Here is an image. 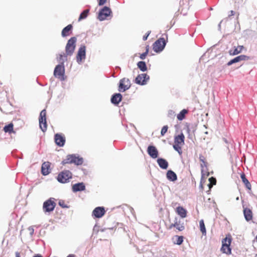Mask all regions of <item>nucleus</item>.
<instances>
[{
  "label": "nucleus",
  "mask_w": 257,
  "mask_h": 257,
  "mask_svg": "<svg viewBox=\"0 0 257 257\" xmlns=\"http://www.w3.org/2000/svg\"><path fill=\"white\" fill-rule=\"evenodd\" d=\"M157 163L159 167L163 169H167V168L168 167V163L164 159L158 158L157 159Z\"/></svg>",
  "instance_id": "23"
},
{
  "label": "nucleus",
  "mask_w": 257,
  "mask_h": 257,
  "mask_svg": "<svg viewBox=\"0 0 257 257\" xmlns=\"http://www.w3.org/2000/svg\"><path fill=\"white\" fill-rule=\"evenodd\" d=\"M85 189V186L83 182L77 183L72 186V190L74 192L84 191Z\"/></svg>",
  "instance_id": "19"
},
{
  "label": "nucleus",
  "mask_w": 257,
  "mask_h": 257,
  "mask_svg": "<svg viewBox=\"0 0 257 257\" xmlns=\"http://www.w3.org/2000/svg\"><path fill=\"white\" fill-rule=\"evenodd\" d=\"M168 126L167 125H164L162 130H161V136H163L165 135V134L166 133V132H167L168 131Z\"/></svg>",
  "instance_id": "39"
},
{
  "label": "nucleus",
  "mask_w": 257,
  "mask_h": 257,
  "mask_svg": "<svg viewBox=\"0 0 257 257\" xmlns=\"http://www.w3.org/2000/svg\"><path fill=\"white\" fill-rule=\"evenodd\" d=\"M249 59V57L247 56L244 55H241L238 56H237L235 57L234 58L232 59L230 61H229L227 65L228 66H230L232 64L241 61H245L248 60Z\"/></svg>",
  "instance_id": "15"
},
{
  "label": "nucleus",
  "mask_w": 257,
  "mask_h": 257,
  "mask_svg": "<svg viewBox=\"0 0 257 257\" xmlns=\"http://www.w3.org/2000/svg\"><path fill=\"white\" fill-rule=\"evenodd\" d=\"M230 12V14L228 16L229 17L231 16H233L235 14V12L233 11H231Z\"/></svg>",
  "instance_id": "48"
},
{
  "label": "nucleus",
  "mask_w": 257,
  "mask_h": 257,
  "mask_svg": "<svg viewBox=\"0 0 257 257\" xmlns=\"http://www.w3.org/2000/svg\"><path fill=\"white\" fill-rule=\"evenodd\" d=\"M106 2V0H99L98 5L101 6L103 5Z\"/></svg>",
  "instance_id": "43"
},
{
  "label": "nucleus",
  "mask_w": 257,
  "mask_h": 257,
  "mask_svg": "<svg viewBox=\"0 0 257 257\" xmlns=\"http://www.w3.org/2000/svg\"><path fill=\"white\" fill-rule=\"evenodd\" d=\"M176 211L182 218H185L187 215V211L183 207L179 206L177 207Z\"/></svg>",
  "instance_id": "27"
},
{
  "label": "nucleus",
  "mask_w": 257,
  "mask_h": 257,
  "mask_svg": "<svg viewBox=\"0 0 257 257\" xmlns=\"http://www.w3.org/2000/svg\"><path fill=\"white\" fill-rule=\"evenodd\" d=\"M223 140L226 144H229L228 141L226 138H223Z\"/></svg>",
  "instance_id": "49"
},
{
  "label": "nucleus",
  "mask_w": 257,
  "mask_h": 257,
  "mask_svg": "<svg viewBox=\"0 0 257 257\" xmlns=\"http://www.w3.org/2000/svg\"><path fill=\"white\" fill-rule=\"evenodd\" d=\"M83 158L80 157L77 154L68 155L66 158L62 161L61 164L65 165L66 164H74L76 166L81 165L83 163Z\"/></svg>",
  "instance_id": "1"
},
{
  "label": "nucleus",
  "mask_w": 257,
  "mask_h": 257,
  "mask_svg": "<svg viewBox=\"0 0 257 257\" xmlns=\"http://www.w3.org/2000/svg\"><path fill=\"white\" fill-rule=\"evenodd\" d=\"M55 143L60 147H63L65 145L66 139L64 135L62 134H56L54 136Z\"/></svg>",
  "instance_id": "13"
},
{
  "label": "nucleus",
  "mask_w": 257,
  "mask_h": 257,
  "mask_svg": "<svg viewBox=\"0 0 257 257\" xmlns=\"http://www.w3.org/2000/svg\"><path fill=\"white\" fill-rule=\"evenodd\" d=\"M105 213L103 207H97L92 211V216L94 218H99L102 217Z\"/></svg>",
  "instance_id": "14"
},
{
  "label": "nucleus",
  "mask_w": 257,
  "mask_h": 257,
  "mask_svg": "<svg viewBox=\"0 0 257 257\" xmlns=\"http://www.w3.org/2000/svg\"><path fill=\"white\" fill-rule=\"evenodd\" d=\"M72 177V173L69 170H64L60 172L57 176L58 181L61 183H66L69 182Z\"/></svg>",
  "instance_id": "3"
},
{
  "label": "nucleus",
  "mask_w": 257,
  "mask_h": 257,
  "mask_svg": "<svg viewBox=\"0 0 257 257\" xmlns=\"http://www.w3.org/2000/svg\"><path fill=\"white\" fill-rule=\"evenodd\" d=\"M243 214L245 220L249 221L252 219V213L251 210L247 208H244Z\"/></svg>",
  "instance_id": "22"
},
{
  "label": "nucleus",
  "mask_w": 257,
  "mask_h": 257,
  "mask_svg": "<svg viewBox=\"0 0 257 257\" xmlns=\"http://www.w3.org/2000/svg\"><path fill=\"white\" fill-rule=\"evenodd\" d=\"M50 163L49 162H45L42 164V167H41V172L42 174L44 175H47L50 173Z\"/></svg>",
  "instance_id": "18"
},
{
  "label": "nucleus",
  "mask_w": 257,
  "mask_h": 257,
  "mask_svg": "<svg viewBox=\"0 0 257 257\" xmlns=\"http://www.w3.org/2000/svg\"><path fill=\"white\" fill-rule=\"evenodd\" d=\"M174 227L176 228L179 231H182L184 229L185 227L183 225V224H181L180 221H176L174 224H172L171 225V227Z\"/></svg>",
  "instance_id": "30"
},
{
  "label": "nucleus",
  "mask_w": 257,
  "mask_h": 257,
  "mask_svg": "<svg viewBox=\"0 0 257 257\" xmlns=\"http://www.w3.org/2000/svg\"><path fill=\"white\" fill-rule=\"evenodd\" d=\"M54 200V198H50L44 202L43 209L45 213L50 212L54 210L56 205Z\"/></svg>",
  "instance_id": "4"
},
{
  "label": "nucleus",
  "mask_w": 257,
  "mask_h": 257,
  "mask_svg": "<svg viewBox=\"0 0 257 257\" xmlns=\"http://www.w3.org/2000/svg\"><path fill=\"white\" fill-rule=\"evenodd\" d=\"M173 148L175 150L177 151L179 154H181L182 153L181 147L180 146V144H176L173 145Z\"/></svg>",
  "instance_id": "38"
},
{
  "label": "nucleus",
  "mask_w": 257,
  "mask_h": 257,
  "mask_svg": "<svg viewBox=\"0 0 257 257\" xmlns=\"http://www.w3.org/2000/svg\"><path fill=\"white\" fill-rule=\"evenodd\" d=\"M205 133L206 134H208V132H206Z\"/></svg>",
  "instance_id": "55"
},
{
  "label": "nucleus",
  "mask_w": 257,
  "mask_h": 257,
  "mask_svg": "<svg viewBox=\"0 0 257 257\" xmlns=\"http://www.w3.org/2000/svg\"><path fill=\"white\" fill-rule=\"evenodd\" d=\"M209 173H207V176H209Z\"/></svg>",
  "instance_id": "54"
},
{
  "label": "nucleus",
  "mask_w": 257,
  "mask_h": 257,
  "mask_svg": "<svg viewBox=\"0 0 257 257\" xmlns=\"http://www.w3.org/2000/svg\"><path fill=\"white\" fill-rule=\"evenodd\" d=\"M149 50V46H147L146 47V51L140 55V58L141 59L144 60L146 58L147 55L148 54Z\"/></svg>",
  "instance_id": "35"
},
{
  "label": "nucleus",
  "mask_w": 257,
  "mask_h": 257,
  "mask_svg": "<svg viewBox=\"0 0 257 257\" xmlns=\"http://www.w3.org/2000/svg\"><path fill=\"white\" fill-rule=\"evenodd\" d=\"M199 160L204 164L205 167H207V163L205 162V159L202 155H199Z\"/></svg>",
  "instance_id": "40"
},
{
  "label": "nucleus",
  "mask_w": 257,
  "mask_h": 257,
  "mask_svg": "<svg viewBox=\"0 0 257 257\" xmlns=\"http://www.w3.org/2000/svg\"><path fill=\"white\" fill-rule=\"evenodd\" d=\"M223 21H224V20H222V21L219 23V24H218V27L219 29H220V28H221V24L222 23H223Z\"/></svg>",
  "instance_id": "50"
},
{
  "label": "nucleus",
  "mask_w": 257,
  "mask_h": 257,
  "mask_svg": "<svg viewBox=\"0 0 257 257\" xmlns=\"http://www.w3.org/2000/svg\"><path fill=\"white\" fill-rule=\"evenodd\" d=\"M176 240L175 243L178 245H180L183 241V237L182 236H176Z\"/></svg>",
  "instance_id": "37"
},
{
  "label": "nucleus",
  "mask_w": 257,
  "mask_h": 257,
  "mask_svg": "<svg viewBox=\"0 0 257 257\" xmlns=\"http://www.w3.org/2000/svg\"><path fill=\"white\" fill-rule=\"evenodd\" d=\"M166 177L168 180L170 181H175L177 180V176L176 174L172 170L168 171L166 174Z\"/></svg>",
  "instance_id": "21"
},
{
  "label": "nucleus",
  "mask_w": 257,
  "mask_h": 257,
  "mask_svg": "<svg viewBox=\"0 0 257 257\" xmlns=\"http://www.w3.org/2000/svg\"><path fill=\"white\" fill-rule=\"evenodd\" d=\"M243 48V46H239L237 48H235L233 49L230 50L229 51V53L230 55H236L240 53L241 52Z\"/></svg>",
  "instance_id": "26"
},
{
  "label": "nucleus",
  "mask_w": 257,
  "mask_h": 257,
  "mask_svg": "<svg viewBox=\"0 0 257 257\" xmlns=\"http://www.w3.org/2000/svg\"><path fill=\"white\" fill-rule=\"evenodd\" d=\"M241 180L242 182L244 183L246 188L249 190L251 189V184L248 180L246 179L245 175L244 173H242L240 176Z\"/></svg>",
  "instance_id": "25"
},
{
  "label": "nucleus",
  "mask_w": 257,
  "mask_h": 257,
  "mask_svg": "<svg viewBox=\"0 0 257 257\" xmlns=\"http://www.w3.org/2000/svg\"><path fill=\"white\" fill-rule=\"evenodd\" d=\"M59 205L63 208H68V206L65 204L64 201L60 200L59 202Z\"/></svg>",
  "instance_id": "41"
},
{
  "label": "nucleus",
  "mask_w": 257,
  "mask_h": 257,
  "mask_svg": "<svg viewBox=\"0 0 257 257\" xmlns=\"http://www.w3.org/2000/svg\"><path fill=\"white\" fill-rule=\"evenodd\" d=\"M122 98V96L120 93H114L111 96V102L114 105H117L121 101Z\"/></svg>",
  "instance_id": "17"
},
{
  "label": "nucleus",
  "mask_w": 257,
  "mask_h": 257,
  "mask_svg": "<svg viewBox=\"0 0 257 257\" xmlns=\"http://www.w3.org/2000/svg\"><path fill=\"white\" fill-rule=\"evenodd\" d=\"M77 39L75 37H71L68 40L65 47L66 55L72 56L75 51Z\"/></svg>",
  "instance_id": "2"
},
{
  "label": "nucleus",
  "mask_w": 257,
  "mask_h": 257,
  "mask_svg": "<svg viewBox=\"0 0 257 257\" xmlns=\"http://www.w3.org/2000/svg\"><path fill=\"white\" fill-rule=\"evenodd\" d=\"M33 257H43L41 254H35Z\"/></svg>",
  "instance_id": "47"
},
{
  "label": "nucleus",
  "mask_w": 257,
  "mask_h": 257,
  "mask_svg": "<svg viewBox=\"0 0 257 257\" xmlns=\"http://www.w3.org/2000/svg\"><path fill=\"white\" fill-rule=\"evenodd\" d=\"M150 33V32H148V34H146L145 35H144L143 36V40L145 41L147 39Z\"/></svg>",
  "instance_id": "46"
},
{
  "label": "nucleus",
  "mask_w": 257,
  "mask_h": 257,
  "mask_svg": "<svg viewBox=\"0 0 257 257\" xmlns=\"http://www.w3.org/2000/svg\"><path fill=\"white\" fill-rule=\"evenodd\" d=\"M138 68L142 72H145L147 70V66L146 63L144 61H139L137 63Z\"/></svg>",
  "instance_id": "29"
},
{
  "label": "nucleus",
  "mask_w": 257,
  "mask_h": 257,
  "mask_svg": "<svg viewBox=\"0 0 257 257\" xmlns=\"http://www.w3.org/2000/svg\"><path fill=\"white\" fill-rule=\"evenodd\" d=\"M54 75L59 78L61 81L65 80V67L64 66L57 65L54 71Z\"/></svg>",
  "instance_id": "6"
},
{
  "label": "nucleus",
  "mask_w": 257,
  "mask_h": 257,
  "mask_svg": "<svg viewBox=\"0 0 257 257\" xmlns=\"http://www.w3.org/2000/svg\"><path fill=\"white\" fill-rule=\"evenodd\" d=\"M199 225H200V231H201L203 235H206V230L205 226V224L204 223L203 220L201 219L199 221Z\"/></svg>",
  "instance_id": "33"
},
{
  "label": "nucleus",
  "mask_w": 257,
  "mask_h": 257,
  "mask_svg": "<svg viewBox=\"0 0 257 257\" xmlns=\"http://www.w3.org/2000/svg\"><path fill=\"white\" fill-rule=\"evenodd\" d=\"M231 239L227 238V237L224 238L222 240V245L221 248V251L223 253H225L226 254H230L231 252V250L230 247V245L231 243Z\"/></svg>",
  "instance_id": "12"
},
{
  "label": "nucleus",
  "mask_w": 257,
  "mask_h": 257,
  "mask_svg": "<svg viewBox=\"0 0 257 257\" xmlns=\"http://www.w3.org/2000/svg\"><path fill=\"white\" fill-rule=\"evenodd\" d=\"M182 4H184L183 1H180V5H181Z\"/></svg>",
  "instance_id": "53"
},
{
  "label": "nucleus",
  "mask_w": 257,
  "mask_h": 257,
  "mask_svg": "<svg viewBox=\"0 0 257 257\" xmlns=\"http://www.w3.org/2000/svg\"><path fill=\"white\" fill-rule=\"evenodd\" d=\"M147 152L153 159L157 158L159 155L157 148L154 146H149L147 149Z\"/></svg>",
  "instance_id": "16"
},
{
  "label": "nucleus",
  "mask_w": 257,
  "mask_h": 257,
  "mask_svg": "<svg viewBox=\"0 0 257 257\" xmlns=\"http://www.w3.org/2000/svg\"><path fill=\"white\" fill-rule=\"evenodd\" d=\"M89 12V9L84 10L80 14L79 17L78 18V21H81V20L86 19L88 16Z\"/></svg>",
  "instance_id": "32"
},
{
  "label": "nucleus",
  "mask_w": 257,
  "mask_h": 257,
  "mask_svg": "<svg viewBox=\"0 0 257 257\" xmlns=\"http://www.w3.org/2000/svg\"><path fill=\"white\" fill-rule=\"evenodd\" d=\"M66 53L63 54H60L59 57L58 58V61L59 62L58 65L64 66V63L67 60V56Z\"/></svg>",
  "instance_id": "28"
},
{
  "label": "nucleus",
  "mask_w": 257,
  "mask_h": 257,
  "mask_svg": "<svg viewBox=\"0 0 257 257\" xmlns=\"http://www.w3.org/2000/svg\"><path fill=\"white\" fill-rule=\"evenodd\" d=\"M4 130L6 133H12L13 131V124L12 123H10L8 125H6L4 127Z\"/></svg>",
  "instance_id": "34"
},
{
  "label": "nucleus",
  "mask_w": 257,
  "mask_h": 257,
  "mask_svg": "<svg viewBox=\"0 0 257 257\" xmlns=\"http://www.w3.org/2000/svg\"><path fill=\"white\" fill-rule=\"evenodd\" d=\"M73 26L71 24H69L65 27L62 31L61 35L63 37L69 36L72 33Z\"/></svg>",
  "instance_id": "20"
},
{
  "label": "nucleus",
  "mask_w": 257,
  "mask_h": 257,
  "mask_svg": "<svg viewBox=\"0 0 257 257\" xmlns=\"http://www.w3.org/2000/svg\"><path fill=\"white\" fill-rule=\"evenodd\" d=\"M150 79V76L146 73L139 74L135 80V82L140 85H145Z\"/></svg>",
  "instance_id": "11"
},
{
  "label": "nucleus",
  "mask_w": 257,
  "mask_h": 257,
  "mask_svg": "<svg viewBox=\"0 0 257 257\" xmlns=\"http://www.w3.org/2000/svg\"><path fill=\"white\" fill-rule=\"evenodd\" d=\"M185 137L183 133H181L175 137V144L183 145L184 144Z\"/></svg>",
  "instance_id": "24"
},
{
  "label": "nucleus",
  "mask_w": 257,
  "mask_h": 257,
  "mask_svg": "<svg viewBox=\"0 0 257 257\" xmlns=\"http://www.w3.org/2000/svg\"><path fill=\"white\" fill-rule=\"evenodd\" d=\"M188 110L186 109L182 110L179 114H178L177 117L178 120H182L185 117V115L188 113Z\"/></svg>",
  "instance_id": "31"
},
{
  "label": "nucleus",
  "mask_w": 257,
  "mask_h": 257,
  "mask_svg": "<svg viewBox=\"0 0 257 257\" xmlns=\"http://www.w3.org/2000/svg\"><path fill=\"white\" fill-rule=\"evenodd\" d=\"M239 199V198L238 197L236 198V200H238Z\"/></svg>",
  "instance_id": "56"
},
{
  "label": "nucleus",
  "mask_w": 257,
  "mask_h": 257,
  "mask_svg": "<svg viewBox=\"0 0 257 257\" xmlns=\"http://www.w3.org/2000/svg\"><path fill=\"white\" fill-rule=\"evenodd\" d=\"M16 257H20V253L18 252H16Z\"/></svg>",
  "instance_id": "51"
},
{
  "label": "nucleus",
  "mask_w": 257,
  "mask_h": 257,
  "mask_svg": "<svg viewBox=\"0 0 257 257\" xmlns=\"http://www.w3.org/2000/svg\"><path fill=\"white\" fill-rule=\"evenodd\" d=\"M210 183L208 185L209 188L210 189L213 185H215L216 183V180L215 178L212 177L209 179Z\"/></svg>",
  "instance_id": "36"
},
{
  "label": "nucleus",
  "mask_w": 257,
  "mask_h": 257,
  "mask_svg": "<svg viewBox=\"0 0 257 257\" xmlns=\"http://www.w3.org/2000/svg\"><path fill=\"white\" fill-rule=\"evenodd\" d=\"M111 13V9L105 6L99 11L97 18L100 21H104L106 19L107 17L109 16Z\"/></svg>",
  "instance_id": "10"
},
{
  "label": "nucleus",
  "mask_w": 257,
  "mask_h": 257,
  "mask_svg": "<svg viewBox=\"0 0 257 257\" xmlns=\"http://www.w3.org/2000/svg\"><path fill=\"white\" fill-rule=\"evenodd\" d=\"M86 58V46L82 44L78 49L76 55V61L78 64H80L83 60Z\"/></svg>",
  "instance_id": "9"
},
{
  "label": "nucleus",
  "mask_w": 257,
  "mask_h": 257,
  "mask_svg": "<svg viewBox=\"0 0 257 257\" xmlns=\"http://www.w3.org/2000/svg\"><path fill=\"white\" fill-rule=\"evenodd\" d=\"M166 42L163 38H160L157 40L153 44V50L156 53L162 52L165 46Z\"/></svg>",
  "instance_id": "5"
},
{
  "label": "nucleus",
  "mask_w": 257,
  "mask_h": 257,
  "mask_svg": "<svg viewBox=\"0 0 257 257\" xmlns=\"http://www.w3.org/2000/svg\"><path fill=\"white\" fill-rule=\"evenodd\" d=\"M201 175H202V177H203L205 175V174L204 173V167H205V166H204V164L203 163H201Z\"/></svg>",
  "instance_id": "42"
},
{
  "label": "nucleus",
  "mask_w": 257,
  "mask_h": 257,
  "mask_svg": "<svg viewBox=\"0 0 257 257\" xmlns=\"http://www.w3.org/2000/svg\"><path fill=\"white\" fill-rule=\"evenodd\" d=\"M175 115V112L173 110H170L168 112V116L171 117Z\"/></svg>",
  "instance_id": "44"
},
{
  "label": "nucleus",
  "mask_w": 257,
  "mask_h": 257,
  "mask_svg": "<svg viewBox=\"0 0 257 257\" xmlns=\"http://www.w3.org/2000/svg\"><path fill=\"white\" fill-rule=\"evenodd\" d=\"M67 257H75V255L73 254H70Z\"/></svg>",
  "instance_id": "52"
},
{
  "label": "nucleus",
  "mask_w": 257,
  "mask_h": 257,
  "mask_svg": "<svg viewBox=\"0 0 257 257\" xmlns=\"http://www.w3.org/2000/svg\"><path fill=\"white\" fill-rule=\"evenodd\" d=\"M30 231V234L31 235H32L34 234V230L32 227H29L28 228Z\"/></svg>",
  "instance_id": "45"
},
{
  "label": "nucleus",
  "mask_w": 257,
  "mask_h": 257,
  "mask_svg": "<svg viewBox=\"0 0 257 257\" xmlns=\"http://www.w3.org/2000/svg\"><path fill=\"white\" fill-rule=\"evenodd\" d=\"M39 126L43 132H45L47 130L46 121V111L45 109L42 110L39 116Z\"/></svg>",
  "instance_id": "8"
},
{
  "label": "nucleus",
  "mask_w": 257,
  "mask_h": 257,
  "mask_svg": "<svg viewBox=\"0 0 257 257\" xmlns=\"http://www.w3.org/2000/svg\"><path fill=\"white\" fill-rule=\"evenodd\" d=\"M131 86V81L128 78H123L119 82L118 90L119 92H124L128 90Z\"/></svg>",
  "instance_id": "7"
}]
</instances>
